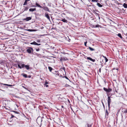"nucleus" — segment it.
I'll use <instances>...</instances> for the list:
<instances>
[{"instance_id":"1","label":"nucleus","mask_w":127,"mask_h":127,"mask_svg":"<svg viewBox=\"0 0 127 127\" xmlns=\"http://www.w3.org/2000/svg\"><path fill=\"white\" fill-rule=\"evenodd\" d=\"M18 67L21 69L22 68H23L24 67L27 70H29L30 69L29 65H25V64L20 63L18 64Z\"/></svg>"},{"instance_id":"2","label":"nucleus","mask_w":127,"mask_h":127,"mask_svg":"<svg viewBox=\"0 0 127 127\" xmlns=\"http://www.w3.org/2000/svg\"><path fill=\"white\" fill-rule=\"evenodd\" d=\"M43 118H41L40 117H39L37 118L36 120L37 123L40 127L41 125V122L42 121V119Z\"/></svg>"},{"instance_id":"3","label":"nucleus","mask_w":127,"mask_h":127,"mask_svg":"<svg viewBox=\"0 0 127 127\" xmlns=\"http://www.w3.org/2000/svg\"><path fill=\"white\" fill-rule=\"evenodd\" d=\"M33 49L31 47H28V49L27 50V51L29 54L32 53L33 52Z\"/></svg>"},{"instance_id":"4","label":"nucleus","mask_w":127,"mask_h":127,"mask_svg":"<svg viewBox=\"0 0 127 127\" xmlns=\"http://www.w3.org/2000/svg\"><path fill=\"white\" fill-rule=\"evenodd\" d=\"M111 96H108V104L109 109H110V104L111 102V100L110 99Z\"/></svg>"},{"instance_id":"5","label":"nucleus","mask_w":127,"mask_h":127,"mask_svg":"<svg viewBox=\"0 0 127 127\" xmlns=\"http://www.w3.org/2000/svg\"><path fill=\"white\" fill-rule=\"evenodd\" d=\"M103 90L106 92L107 93H109L110 92L112 91V89L111 88H108V89H107L106 88L104 87L103 88Z\"/></svg>"},{"instance_id":"6","label":"nucleus","mask_w":127,"mask_h":127,"mask_svg":"<svg viewBox=\"0 0 127 127\" xmlns=\"http://www.w3.org/2000/svg\"><path fill=\"white\" fill-rule=\"evenodd\" d=\"M30 44H31L32 45H41L40 44H38L35 42V41H34L32 42H31L30 43Z\"/></svg>"},{"instance_id":"7","label":"nucleus","mask_w":127,"mask_h":127,"mask_svg":"<svg viewBox=\"0 0 127 127\" xmlns=\"http://www.w3.org/2000/svg\"><path fill=\"white\" fill-rule=\"evenodd\" d=\"M42 8H43L45 10L48 11L49 12H50V11L49 10L48 7L47 6H43Z\"/></svg>"},{"instance_id":"8","label":"nucleus","mask_w":127,"mask_h":127,"mask_svg":"<svg viewBox=\"0 0 127 127\" xmlns=\"http://www.w3.org/2000/svg\"><path fill=\"white\" fill-rule=\"evenodd\" d=\"M32 19V17H27L26 18H24V20H25L26 21H28Z\"/></svg>"},{"instance_id":"9","label":"nucleus","mask_w":127,"mask_h":127,"mask_svg":"<svg viewBox=\"0 0 127 127\" xmlns=\"http://www.w3.org/2000/svg\"><path fill=\"white\" fill-rule=\"evenodd\" d=\"M87 59L88 60H90V61H91L93 62H95V59H92L91 58L88 57H87Z\"/></svg>"},{"instance_id":"10","label":"nucleus","mask_w":127,"mask_h":127,"mask_svg":"<svg viewBox=\"0 0 127 127\" xmlns=\"http://www.w3.org/2000/svg\"><path fill=\"white\" fill-rule=\"evenodd\" d=\"M0 85L1 86L2 85H4L7 86H10V87H11V86H13V85H9V84H3L1 83H0Z\"/></svg>"},{"instance_id":"11","label":"nucleus","mask_w":127,"mask_h":127,"mask_svg":"<svg viewBox=\"0 0 127 127\" xmlns=\"http://www.w3.org/2000/svg\"><path fill=\"white\" fill-rule=\"evenodd\" d=\"M45 16L47 18V19L49 20H50V17L49 16L48 14L46 13H45Z\"/></svg>"},{"instance_id":"12","label":"nucleus","mask_w":127,"mask_h":127,"mask_svg":"<svg viewBox=\"0 0 127 127\" xmlns=\"http://www.w3.org/2000/svg\"><path fill=\"white\" fill-rule=\"evenodd\" d=\"M96 12H99L97 10H95V11H94L93 12V13L97 15L98 16H99V14L96 13Z\"/></svg>"},{"instance_id":"13","label":"nucleus","mask_w":127,"mask_h":127,"mask_svg":"<svg viewBox=\"0 0 127 127\" xmlns=\"http://www.w3.org/2000/svg\"><path fill=\"white\" fill-rule=\"evenodd\" d=\"M35 5L36 6L40 8H42L43 7L40 6V5L38 4L37 3H35Z\"/></svg>"},{"instance_id":"14","label":"nucleus","mask_w":127,"mask_h":127,"mask_svg":"<svg viewBox=\"0 0 127 127\" xmlns=\"http://www.w3.org/2000/svg\"><path fill=\"white\" fill-rule=\"evenodd\" d=\"M61 21H62L64 22L67 23L68 21H67L65 19H63L61 20Z\"/></svg>"},{"instance_id":"15","label":"nucleus","mask_w":127,"mask_h":127,"mask_svg":"<svg viewBox=\"0 0 127 127\" xmlns=\"http://www.w3.org/2000/svg\"><path fill=\"white\" fill-rule=\"evenodd\" d=\"M36 9L35 8H30L29 10L30 11L33 12L34 11L36 10Z\"/></svg>"},{"instance_id":"16","label":"nucleus","mask_w":127,"mask_h":127,"mask_svg":"<svg viewBox=\"0 0 127 127\" xmlns=\"http://www.w3.org/2000/svg\"><path fill=\"white\" fill-rule=\"evenodd\" d=\"M21 75H22L24 77H25V78H26L28 77L27 75L26 74L24 73H23Z\"/></svg>"},{"instance_id":"17","label":"nucleus","mask_w":127,"mask_h":127,"mask_svg":"<svg viewBox=\"0 0 127 127\" xmlns=\"http://www.w3.org/2000/svg\"><path fill=\"white\" fill-rule=\"evenodd\" d=\"M109 114V113L107 110L106 109V112L105 113V117H106V116H107Z\"/></svg>"},{"instance_id":"18","label":"nucleus","mask_w":127,"mask_h":127,"mask_svg":"<svg viewBox=\"0 0 127 127\" xmlns=\"http://www.w3.org/2000/svg\"><path fill=\"white\" fill-rule=\"evenodd\" d=\"M48 82H47V81H46L45 84H44V85L46 87H48V85L47 84H48Z\"/></svg>"},{"instance_id":"19","label":"nucleus","mask_w":127,"mask_h":127,"mask_svg":"<svg viewBox=\"0 0 127 127\" xmlns=\"http://www.w3.org/2000/svg\"><path fill=\"white\" fill-rule=\"evenodd\" d=\"M123 6L125 8H127V4L126 3H124L123 4Z\"/></svg>"},{"instance_id":"20","label":"nucleus","mask_w":127,"mask_h":127,"mask_svg":"<svg viewBox=\"0 0 127 127\" xmlns=\"http://www.w3.org/2000/svg\"><path fill=\"white\" fill-rule=\"evenodd\" d=\"M97 5L99 7H101L102 6V5L100 3H97Z\"/></svg>"},{"instance_id":"21","label":"nucleus","mask_w":127,"mask_h":127,"mask_svg":"<svg viewBox=\"0 0 127 127\" xmlns=\"http://www.w3.org/2000/svg\"><path fill=\"white\" fill-rule=\"evenodd\" d=\"M89 48L90 50L91 51H94L95 50L94 49L91 48L90 47H89Z\"/></svg>"},{"instance_id":"22","label":"nucleus","mask_w":127,"mask_h":127,"mask_svg":"<svg viewBox=\"0 0 127 127\" xmlns=\"http://www.w3.org/2000/svg\"><path fill=\"white\" fill-rule=\"evenodd\" d=\"M24 7H25V8H24L23 9L24 11H27L28 10V8L27 7H26L25 6H24Z\"/></svg>"},{"instance_id":"23","label":"nucleus","mask_w":127,"mask_h":127,"mask_svg":"<svg viewBox=\"0 0 127 127\" xmlns=\"http://www.w3.org/2000/svg\"><path fill=\"white\" fill-rule=\"evenodd\" d=\"M117 35L120 38H122V36H121V34L120 33H118V34H117Z\"/></svg>"},{"instance_id":"24","label":"nucleus","mask_w":127,"mask_h":127,"mask_svg":"<svg viewBox=\"0 0 127 127\" xmlns=\"http://www.w3.org/2000/svg\"><path fill=\"white\" fill-rule=\"evenodd\" d=\"M100 26L98 25H94L93 26V27L94 28H97Z\"/></svg>"},{"instance_id":"25","label":"nucleus","mask_w":127,"mask_h":127,"mask_svg":"<svg viewBox=\"0 0 127 127\" xmlns=\"http://www.w3.org/2000/svg\"><path fill=\"white\" fill-rule=\"evenodd\" d=\"M87 126L88 127H91L92 125L91 124H89L88 123H87L86 124Z\"/></svg>"},{"instance_id":"26","label":"nucleus","mask_w":127,"mask_h":127,"mask_svg":"<svg viewBox=\"0 0 127 127\" xmlns=\"http://www.w3.org/2000/svg\"><path fill=\"white\" fill-rule=\"evenodd\" d=\"M48 68L50 71L51 72L52 69V68L50 66H49Z\"/></svg>"},{"instance_id":"27","label":"nucleus","mask_w":127,"mask_h":127,"mask_svg":"<svg viewBox=\"0 0 127 127\" xmlns=\"http://www.w3.org/2000/svg\"><path fill=\"white\" fill-rule=\"evenodd\" d=\"M27 1L25 0V2L23 4V5H25L27 4Z\"/></svg>"},{"instance_id":"28","label":"nucleus","mask_w":127,"mask_h":127,"mask_svg":"<svg viewBox=\"0 0 127 127\" xmlns=\"http://www.w3.org/2000/svg\"><path fill=\"white\" fill-rule=\"evenodd\" d=\"M34 49L37 51H39L40 50V49L39 48H35Z\"/></svg>"},{"instance_id":"29","label":"nucleus","mask_w":127,"mask_h":127,"mask_svg":"<svg viewBox=\"0 0 127 127\" xmlns=\"http://www.w3.org/2000/svg\"><path fill=\"white\" fill-rule=\"evenodd\" d=\"M27 30L28 31L30 32H32L33 31V30L32 29H28Z\"/></svg>"},{"instance_id":"30","label":"nucleus","mask_w":127,"mask_h":127,"mask_svg":"<svg viewBox=\"0 0 127 127\" xmlns=\"http://www.w3.org/2000/svg\"><path fill=\"white\" fill-rule=\"evenodd\" d=\"M105 62H107L108 61V59L107 58H106V57H105Z\"/></svg>"},{"instance_id":"31","label":"nucleus","mask_w":127,"mask_h":127,"mask_svg":"<svg viewBox=\"0 0 127 127\" xmlns=\"http://www.w3.org/2000/svg\"><path fill=\"white\" fill-rule=\"evenodd\" d=\"M87 41H86L84 42V45L85 46L87 47Z\"/></svg>"},{"instance_id":"32","label":"nucleus","mask_w":127,"mask_h":127,"mask_svg":"<svg viewBox=\"0 0 127 127\" xmlns=\"http://www.w3.org/2000/svg\"><path fill=\"white\" fill-rule=\"evenodd\" d=\"M124 113H127V109L126 110H125L124 111Z\"/></svg>"},{"instance_id":"33","label":"nucleus","mask_w":127,"mask_h":127,"mask_svg":"<svg viewBox=\"0 0 127 127\" xmlns=\"http://www.w3.org/2000/svg\"><path fill=\"white\" fill-rule=\"evenodd\" d=\"M36 42L38 43H40V40L39 39L36 41Z\"/></svg>"},{"instance_id":"34","label":"nucleus","mask_w":127,"mask_h":127,"mask_svg":"<svg viewBox=\"0 0 127 127\" xmlns=\"http://www.w3.org/2000/svg\"><path fill=\"white\" fill-rule=\"evenodd\" d=\"M56 75H57L58 76H62L61 75V74H56Z\"/></svg>"},{"instance_id":"35","label":"nucleus","mask_w":127,"mask_h":127,"mask_svg":"<svg viewBox=\"0 0 127 127\" xmlns=\"http://www.w3.org/2000/svg\"><path fill=\"white\" fill-rule=\"evenodd\" d=\"M64 60L66 61L67 60V59L66 57H65V58H64Z\"/></svg>"},{"instance_id":"36","label":"nucleus","mask_w":127,"mask_h":127,"mask_svg":"<svg viewBox=\"0 0 127 127\" xmlns=\"http://www.w3.org/2000/svg\"><path fill=\"white\" fill-rule=\"evenodd\" d=\"M12 111L14 112L15 113H16V114H18L19 113L18 112H17L16 111Z\"/></svg>"},{"instance_id":"37","label":"nucleus","mask_w":127,"mask_h":127,"mask_svg":"<svg viewBox=\"0 0 127 127\" xmlns=\"http://www.w3.org/2000/svg\"><path fill=\"white\" fill-rule=\"evenodd\" d=\"M63 69L64 70V73L65 74H66V72H65V68L64 67H63Z\"/></svg>"},{"instance_id":"38","label":"nucleus","mask_w":127,"mask_h":127,"mask_svg":"<svg viewBox=\"0 0 127 127\" xmlns=\"http://www.w3.org/2000/svg\"><path fill=\"white\" fill-rule=\"evenodd\" d=\"M92 1L93 2H97V1H96V0H92Z\"/></svg>"},{"instance_id":"39","label":"nucleus","mask_w":127,"mask_h":127,"mask_svg":"<svg viewBox=\"0 0 127 127\" xmlns=\"http://www.w3.org/2000/svg\"><path fill=\"white\" fill-rule=\"evenodd\" d=\"M64 77L66 79H67L68 80H69V81H70V80L68 78V77L66 76H65Z\"/></svg>"},{"instance_id":"40","label":"nucleus","mask_w":127,"mask_h":127,"mask_svg":"<svg viewBox=\"0 0 127 127\" xmlns=\"http://www.w3.org/2000/svg\"><path fill=\"white\" fill-rule=\"evenodd\" d=\"M101 67H102L103 66V64L102 63H101Z\"/></svg>"},{"instance_id":"41","label":"nucleus","mask_w":127,"mask_h":127,"mask_svg":"<svg viewBox=\"0 0 127 127\" xmlns=\"http://www.w3.org/2000/svg\"><path fill=\"white\" fill-rule=\"evenodd\" d=\"M101 68H100L99 69V72L100 73L101 72Z\"/></svg>"},{"instance_id":"42","label":"nucleus","mask_w":127,"mask_h":127,"mask_svg":"<svg viewBox=\"0 0 127 127\" xmlns=\"http://www.w3.org/2000/svg\"><path fill=\"white\" fill-rule=\"evenodd\" d=\"M11 116H12L11 117V118H13L14 117V116L12 115H11Z\"/></svg>"},{"instance_id":"43","label":"nucleus","mask_w":127,"mask_h":127,"mask_svg":"<svg viewBox=\"0 0 127 127\" xmlns=\"http://www.w3.org/2000/svg\"><path fill=\"white\" fill-rule=\"evenodd\" d=\"M102 104L104 108H105L104 105L103 103V102H102Z\"/></svg>"},{"instance_id":"44","label":"nucleus","mask_w":127,"mask_h":127,"mask_svg":"<svg viewBox=\"0 0 127 127\" xmlns=\"http://www.w3.org/2000/svg\"><path fill=\"white\" fill-rule=\"evenodd\" d=\"M31 76L29 75V76H28V78H31Z\"/></svg>"},{"instance_id":"45","label":"nucleus","mask_w":127,"mask_h":127,"mask_svg":"<svg viewBox=\"0 0 127 127\" xmlns=\"http://www.w3.org/2000/svg\"><path fill=\"white\" fill-rule=\"evenodd\" d=\"M61 107H62V108H63V109L64 108V106H61Z\"/></svg>"},{"instance_id":"46","label":"nucleus","mask_w":127,"mask_h":127,"mask_svg":"<svg viewBox=\"0 0 127 127\" xmlns=\"http://www.w3.org/2000/svg\"><path fill=\"white\" fill-rule=\"evenodd\" d=\"M61 110V111H63V110H64V109H62Z\"/></svg>"},{"instance_id":"47","label":"nucleus","mask_w":127,"mask_h":127,"mask_svg":"<svg viewBox=\"0 0 127 127\" xmlns=\"http://www.w3.org/2000/svg\"><path fill=\"white\" fill-rule=\"evenodd\" d=\"M88 1H89V2H90V1H91V0H88Z\"/></svg>"},{"instance_id":"48","label":"nucleus","mask_w":127,"mask_h":127,"mask_svg":"<svg viewBox=\"0 0 127 127\" xmlns=\"http://www.w3.org/2000/svg\"><path fill=\"white\" fill-rule=\"evenodd\" d=\"M23 87V88H24L25 89H27L26 88V87Z\"/></svg>"},{"instance_id":"49","label":"nucleus","mask_w":127,"mask_h":127,"mask_svg":"<svg viewBox=\"0 0 127 127\" xmlns=\"http://www.w3.org/2000/svg\"><path fill=\"white\" fill-rule=\"evenodd\" d=\"M100 64H101V63H102V62L101 61H100Z\"/></svg>"},{"instance_id":"50","label":"nucleus","mask_w":127,"mask_h":127,"mask_svg":"<svg viewBox=\"0 0 127 127\" xmlns=\"http://www.w3.org/2000/svg\"><path fill=\"white\" fill-rule=\"evenodd\" d=\"M41 28H42V29L44 28V27H41Z\"/></svg>"},{"instance_id":"51","label":"nucleus","mask_w":127,"mask_h":127,"mask_svg":"<svg viewBox=\"0 0 127 127\" xmlns=\"http://www.w3.org/2000/svg\"><path fill=\"white\" fill-rule=\"evenodd\" d=\"M26 0V1H29V0Z\"/></svg>"},{"instance_id":"52","label":"nucleus","mask_w":127,"mask_h":127,"mask_svg":"<svg viewBox=\"0 0 127 127\" xmlns=\"http://www.w3.org/2000/svg\"><path fill=\"white\" fill-rule=\"evenodd\" d=\"M98 17L99 19L100 18V17H99V16H98Z\"/></svg>"},{"instance_id":"53","label":"nucleus","mask_w":127,"mask_h":127,"mask_svg":"<svg viewBox=\"0 0 127 127\" xmlns=\"http://www.w3.org/2000/svg\"><path fill=\"white\" fill-rule=\"evenodd\" d=\"M103 57L105 58V57H105L104 56H103Z\"/></svg>"},{"instance_id":"54","label":"nucleus","mask_w":127,"mask_h":127,"mask_svg":"<svg viewBox=\"0 0 127 127\" xmlns=\"http://www.w3.org/2000/svg\"><path fill=\"white\" fill-rule=\"evenodd\" d=\"M115 91H116L117 93V91L116 90H115Z\"/></svg>"},{"instance_id":"55","label":"nucleus","mask_w":127,"mask_h":127,"mask_svg":"<svg viewBox=\"0 0 127 127\" xmlns=\"http://www.w3.org/2000/svg\"><path fill=\"white\" fill-rule=\"evenodd\" d=\"M63 53V54H65V53Z\"/></svg>"},{"instance_id":"56","label":"nucleus","mask_w":127,"mask_h":127,"mask_svg":"<svg viewBox=\"0 0 127 127\" xmlns=\"http://www.w3.org/2000/svg\"><path fill=\"white\" fill-rule=\"evenodd\" d=\"M96 1H97L98 0H96Z\"/></svg>"},{"instance_id":"57","label":"nucleus","mask_w":127,"mask_h":127,"mask_svg":"<svg viewBox=\"0 0 127 127\" xmlns=\"http://www.w3.org/2000/svg\"><path fill=\"white\" fill-rule=\"evenodd\" d=\"M127 58L126 59H127V56H126Z\"/></svg>"},{"instance_id":"58","label":"nucleus","mask_w":127,"mask_h":127,"mask_svg":"<svg viewBox=\"0 0 127 127\" xmlns=\"http://www.w3.org/2000/svg\"><path fill=\"white\" fill-rule=\"evenodd\" d=\"M63 75H65V74H64V73H63Z\"/></svg>"},{"instance_id":"59","label":"nucleus","mask_w":127,"mask_h":127,"mask_svg":"<svg viewBox=\"0 0 127 127\" xmlns=\"http://www.w3.org/2000/svg\"><path fill=\"white\" fill-rule=\"evenodd\" d=\"M2 90V91H3V90Z\"/></svg>"}]
</instances>
